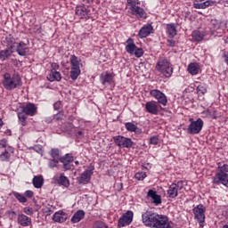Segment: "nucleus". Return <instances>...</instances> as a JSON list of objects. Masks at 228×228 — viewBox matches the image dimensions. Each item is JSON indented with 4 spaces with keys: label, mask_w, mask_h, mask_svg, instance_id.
I'll return each mask as SVG.
<instances>
[{
    "label": "nucleus",
    "mask_w": 228,
    "mask_h": 228,
    "mask_svg": "<svg viewBox=\"0 0 228 228\" xmlns=\"http://www.w3.org/2000/svg\"><path fill=\"white\" fill-rule=\"evenodd\" d=\"M46 78L51 83H53V81H61V73H60L59 71L51 70L50 74L47 75Z\"/></svg>",
    "instance_id": "nucleus-24"
},
{
    "label": "nucleus",
    "mask_w": 228,
    "mask_h": 228,
    "mask_svg": "<svg viewBox=\"0 0 228 228\" xmlns=\"http://www.w3.org/2000/svg\"><path fill=\"white\" fill-rule=\"evenodd\" d=\"M152 29H154V28L151 24L143 25L138 32L139 38H147V37L152 33Z\"/></svg>",
    "instance_id": "nucleus-14"
},
{
    "label": "nucleus",
    "mask_w": 228,
    "mask_h": 228,
    "mask_svg": "<svg viewBox=\"0 0 228 228\" xmlns=\"http://www.w3.org/2000/svg\"><path fill=\"white\" fill-rule=\"evenodd\" d=\"M94 228H109V227L102 221H96L94 224Z\"/></svg>",
    "instance_id": "nucleus-50"
},
{
    "label": "nucleus",
    "mask_w": 228,
    "mask_h": 228,
    "mask_svg": "<svg viewBox=\"0 0 228 228\" xmlns=\"http://www.w3.org/2000/svg\"><path fill=\"white\" fill-rule=\"evenodd\" d=\"M62 159L66 163H72V162H74V157L70 153H67L64 156H61L60 158V161H61Z\"/></svg>",
    "instance_id": "nucleus-41"
},
{
    "label": "nucleus",
    "mask_w": 228,
    "mask_h": 228,
    "mask_svg": "<svg viewBox=\"0 0 228 228\" xmlns=\"http://www.w3.org/2000/svg\"><path fill=\"white\" fill-rule=\"evenodd\" d=\"M130 13L131 15H134V17L137 18L138 20L147 19V12H145V9L140 7L139 5L131 9Z\"/></svg>",
    "instance_id": "nucleus-11"
},
{
    "label": "nucleus",
    "mask_w": 228,
    "mask_h": 228,
    "mask_svg": "<svg viewBox=\"0 0 228 228\" xmlns=\"http://www.w3.org/2000/svg\"><path fill=\"white\" fill-rule=\"evenodd\" d=\"M223 58H224V63H226V65H228V51L224 53Z\"/></svg>",
    "instance_id": "nucleus-59"
},
{
    "label": "nucleus",
    "mask_w": 228,
    "mask_h": 228,
    "mask_svg": "<svg viewBox=\"0 0 228 228\" xmlns=\"http://www.w3.org/2000/svg\"><path fill=\"white\" fill-rule=\"evenodd\" d=\"M80 74H81V69H79V68H71L70 77L71 79H73V81H76V79L79 77Z\"/></svg>",
    "instance_id": "nucleus-38"
},
{
    "label": "nucleus",
    "mask_w": 228,
    "mask_h": 228,
    "mask_svg": "<svg viewBox=\"0 0 228 228\" xmlns=\"http://www.w3.org/2000/svg\"><path fill=\"white\" fill-rule=\"evenodd\" d=\"M159 143V137L158 135H153L150 138L151 145H158Z\"/></svg>",
    "instance_id": "nucleus-49"
},
{
    "label": "nucleus",
    "mask_w": 228,
    "mask_h": 228,
    "mask_svg": "<svg viewBox=\"0 0 228 228\" xmlns=\"http://www.w3.org/2000/svg\"><path fill=\"white\" fill-rule=\"evenodd\" d=\"M6 145H8V140L2 139L0 141V149H5Z\"/></svg>",
    "instance_id": "nucleus-56"
},
{
    "label": "nucleus",
    "mask_w": 228,
    "mask_h": 228,
    "mask_svg": "<svg viewBox=\"0 0 228 228\" xmlns=\"http://www.w3.org/2000/svg\"><path fill=\"white\" fill-rule=\"evenodd\" d=\"M133 216L134 214L133 211L128 210L118 219V227H126V225H131L133 223Z\"/></svg>",
    "instance_id": "nucleus-7"
},
{
    "label": "nucleus",
    "mask_w": 228,
    "mask_h": 228,
    "mask_svg": "<svg viewBox=\"0 0 228 228\" xmlns=\"http://www.w3.org/2000/svg\"><path fill=\"white\" fill-rule=\"evenodd\" d=\"M58 183L59 184H61V186H65L66 188H69V186H70V182L69 181V178L65 176L64 174H61Z\"/></svg>",
    "instance_id": "nucleus-36"
},
{
    "label": "nucleus",
    "mask_w": 228,
    "mask_h": 228,
    "mask_svg": "<svg viewBox=\"0 0 228 228\" xmlns=\"http://www.w3.org/2000/svg\"><path fill=\"white\" fill-rule=\"evenodd\" d=\"M156 70L160 72L166 77H172V74H174V68L168 59L167 58H160L156 65Z\"/></svg>",
    "instance_id": "nucleus-3"
},
{
    "label": "nucleus",
    "mask_w": 228,
    "mask_h": 228,
    "mask_svg": "<svg viewBox=\"0 0 228 228\" xmlns=\"http://www.w3.org/2000/svg\"><path fill=\"white\" fill-rule=\"evenodd\" d=\"M175 187H176V190H178V191L183 190V188H184V182H183V181H178V182L175 183Z\"/></svg>",
    "instance_id": "nucleus-54"
},
{
    "label": "nucleus",
    "mask_w": 228,
    "mask_h": 228,
    "mask_svg": "<svg viewBox=\"0 0 228 228\" xmlns=\"http://www.w3.org/2000/svg\"><path fill=\"white\" fill-rule=\"evenodd\" d=\"M3 85L5 90H15V88H20L22 86V78L19 74H13L12 76L10 73H4Z\"/></svg>",
    "instance_id": "nucleus-2"
},
{
    "label": "nucleus",
    "mask_w": 228,
    "mask_h": 228,
    "mask_svg": "<svg viewBox=\"0 0 228 228\" xmlns=\"http://www.w3.org/2000/svg\"><path fill=\"white\" fill-rule=\"evenodd\" d=\"M101 81L102 85H111L113 82V76L110 73L102 74Z\"/></svg>",
    "instance_id": "nucleus-32"
},
{
    "label": "nucleus",
    "mask_w": 228,
    "mask_h": 228,
    "mask_svg": "<svg viewBox=\"0 0 228 228\" xmlns=\"http://www.w3.org/2000/svg\"><path fill=\"white\" fill-rule=\"evenodd\" d=\"M203 115H207V117H211V110H204Z\"/></svg>",
    "instance_id": "nucleus-61"
},
{
    "label": "nucleus",
    "mask_w": 228,
    "mask_h": 228,
    "mask_svg": "<svg viewBox=\"0 0 228 228\" xmlns=\"http://www.w3.org/2000/svg\"><path fill=\"white\" fill-rule=\"evenodd\" d=\"M143 49L142 48H139L138 46L136 47V49L134 52V54L135 56V58H142V56H143Z\"/></svg>",
    "instance_id": "nucleus-48"
},
{
    "label": "nucleus",
    "mask_w": 228,
    "mask_h": 228,
    "mask_svg": "<svg viewBox=\"0 0 228 228\" xmlns=\"http://www.w3.org/2000/svg\"><path fill=\"white\" fill-rule=\"evenodd\" d=\"M92 175H94V167L91 169L85 170L77 178L78 184H88L92 180Z\"/></svg>",
    "instance_id": "nucleus-8"
},
{
    "label": "nucleus",
    "mask_w": 228,
    "mask_h": 228,
    "mask_svg": "<svg viewBox=\"0 0 228 228\" xmlns=\"http://www.w3.org/2000/svg\"><path fill=\"white\" fill-rule=\"evenodd\" d=\"M191 124L187 128V132L189 134H199L202 131V127H204V121L202 118H198L196 121H193V118H190Z\"/></svg>",
    "instance_id": "nucleus-6"
},
{
    "label": "nucleus",
    "mask_w": 228,
    "mask_h": 228,
    "mask_svg": "<svg viewBox=\"0 0 228 228\" xmlns=\"http://www.w3.org/2000/svg\"><path fill=\"white\" fill-rule=\"evenodd\" d=\"M53 222H58L59 224H63L67 220V214L63 210L55 212L53 216Z\"/></svg>",
    "instance_id": "nucleus-21"
},
{
    "label": "nucleus",
    "mask_w": 228,
    "mask_h": 228,
    "mask_svg": "<svg viewBox=\"0 0 228 228\" xmlns=\"http://www.w3.org/2000/svg\"><path fill=\"white\" fill-rule=\"evenodd\" d=\"M114 143L120 149H131L134 145V142L131 138H127L122 135H117L113 137Z\"/></svg>",
    "instance_id": "nucleus-5"
},
{
    "label": "nucleus",
    "mask_w": 228,
    "mask_h": 228,
    "mask_svg": "<svg viewBox=\"0 0 228 228\" xmlns=\"http://www.w3.org/2000/svg\"><path fill=\"white\" fill-rule=\"evenodd\" d=\"M142 224L151 228H172L168 216L147 210L142 214Z\"/></svg>",
    "instance_id": "nucleus-1"
},
{
    "label": "nucleus",
    "mask_w": 228,
    "mask_h": 228,
    "mask_svg": "<svg viewBox=\"0 0 228 228\" xmlns=\"http://www.w3.org/2000/svg\"><path fill=\"white\" fill-rule=\"evenodd\" d=\"M212 184L213 188H216V186H220V184L228 188V174L214 175Z\"/></svg>",
    "instance_id": "nucleus-10"
},
{
    "label": "nucleus",
    "mask_w": 228,
    "mask_h": 228,
    "mask_svg": "<svg viewBox=\"0 0 228 228\" xmlns=\"http://www.w3.org/2000/svg\"><path fill=\"white\" fill-rule=\"evenodd\" d=\"M200 69V66L197 62H191L188 65L187 70L189 74L191 76H197L199 74V70Z\"/></svg>",
    "instance_id": "nucleus-25"
},
{
    "label": "nucleus",
    "mask_w": 228,
    "mask_h": 228,
    "mask_svg": "<svg viewBox=\"0 0 228 228\" xmlns=\"http://www.w3.org/2000/svg\"><path fill=\"white\" fill-rule=\"evenodd\" d=\"M69 61H70L71 69H79V60H77V56L74 54L71 55Z\"/></svg>",
    "instance_id": "nucleus-40"
},
{
    "label": "nucleus",
    "mask_w": 228,
    "mask_h": 228,
    "mask_svg": "<svg viewBox=\"0 0 228 228\" xmlns=\"http://www.w3.org/2000/svg\"><path fill=\"white\" fill-rule=\"evenodd\" d=\"M89 13L90 10H88L85 5L77 6L76 8V15L80 17V19H88Z\"/></svg>",
    "instance_id": "nucleus-18"
},
{
    "label": "nucleus",
    "mask_w": 228,
    "mask_h": 228,
    "mask_svg": "<svg viewBox=\"0 0 228 228\" xmlns=\"http://www.w3.org/2000/svg\"><path fill=\"white\" fill-rule=\"evenodd\" d=\"M145 110L151 115H158L159 113V109L158 108V103L156 102H147L145 103Z\"/></svg>",
    "instance_id": "nucleus-15"
},
{
    "label": "nucleus",
    "mask_w": 228,
    "mask_h": 228,
    "mask_svg": "<svg viewBox=\"0 0 228 228\" xmlns=\"http://www.w3.org/2000/svg\"><path fill=\"white\" fill-rule=\"evenodd\" d=\"M0 159L1 161H10V152L5 150L0 154Z\"/></svg>",
    "instance_id": "nucleus-46"
},
{
    "label": "nucleus",
    "mask_w": 228,
    "mask_h": 228,
    "mask_svg": "<svg viewBox=\"0 0 228 228\" xmlns=\"http://www.w3.org/2000/svg\"><path fill=\"white\" fill-rule=\"evenodd\" d=\"M13 54V50H10V48H6L5 50L0 51V61H5V60H8L10 56Z\"/></svg>",
    "instance_id": "nucleus-30"
},
{
    "label": "nucleus",
    "mask_w": 228,
    "mask_h": 228,
    "mask_svg": "<svg viewBox=\"0 0 228 228\" xmlns=\"http://www.w3.org/2000/svg\"><path fill=\"white\" fill-rule=\"evenodd\" d=\"M195 220H198L200 226L203 227L206 222V207L202 204H199L192 209Z\"/></svg>",
    "instance_id": "nucleus-4"
},
{
    "label": "nucleus",
    "mask_w": 228,
    "mask_h": 228,
    "mask_svg": "<svg viewBox=\"0 0 228 228\" xmlns=\"http://www.w3.org/2000/svg\"><path fill=\"white\" fill-rule=\"evenodd\" d=\"M212 27L210 28V35L212 37H222V28H220V23L215 20L211 22Z\"/></svg>",
    "instance_id": "nucleus-16"
},
{
    "label": "nucleus",
    "mask_w": 228,
    "mask_h": 228,
    "mask_svg": "<svg viewBox=\"0 0 228 228\" xmlns=\"http://www.w3.org/2000/svg\"><path fill=\"white\" fill-rule=\"evenodd\" d=\"M49 154L51 158H53V159L60 160V158H61V151H60V149L58 148H52L51 151H49Z\"/></svg>",
    "instance_id": "nucleus-35"
},
{
    "label": "nucleus",
    "mask_w": 228,
    "mask_h": 228,
    "mask_svg": "<svg viewBox=\"0 0 228 228\" xmlns=\"http://www.w3.org/2000/svg\"><path fill=\"white\" fill-rule=\"evenodd\" d=\"M213 4H215V2L207 0L201 4H193V8H196V10H206L208 6H213Z\"/></svg>",
    "instance_id": "nucleus-27"
},
{
    "label": "nucleus",
    "mask_w": 228,
    "mask_h": 228,
    "mask_svg": "<svg viewBox=\"0 0 228 228\" xmlns=\"http://www.w3.org/2000/svg\"><path fill=\"white\" fill-rule=\"evenodd\" d=\"M43 213L46 216H51V215H53V209H51V208H49V207H45L43 208Z\"/></svg>",
    "instance_id": "nucleus-51"
},
{
    "label": "nucleus",
    "mask_w": 228,
    "mask_h": 228,
    "mask_svg": "<svg viewBox=\"0 0 228 228\" xmlns=\"http://www.w3.org/2000/svg\"><path fill=\"white\" fill-rule=\"evenodd\" d=\"M18 118L21 126H28V117L22 110L20 112H18Z\"/></svg>",
    "instance_id": "nucleus-37"
},
{
    "label": "nucleus",
    "mask_w": 228,
    "mask_h": 228,
    "mask_svg": "<svg viewBox=\"0 0 228 228\" xmlns=\"http://www.w3.org/2000/svg\"><path fill=\"white\" fill-rule=\"evenodd\" d=\"M197 94L198 95H204L208 94V89L206 88V86L200 85L197 86Z\"/></svg>",
    "instance_id": "nucleus-44"
},
{
    "label": "nucleus",
    "mask_w": 228,
    "mask_h": 228,
    "mask_svg": "<svg viewBox=\"0 0 228 228\" xmlns=\"http://www.w3.org/2000/svg\"><path fill=\"white\" fill-rule=\"evenodd\" d=\"M12 195H14L15 199L18 200V201H20L21 204L28 202L26 196L20 192L12 191Z\"/></svg>",
    "instance_id": "nucleus-39"
},
{
    "label": "nucleus",
    "mask_w": 228,
    "mask_h": 228,
    "mask_svg": "<svg viewBox=\"0 0 228 228\" xmlns=\"http://www.w3.org/2000/svg\"><path fill=\"white\" fill-rule=\"evenodd\" d=\"M4 43L5 44L7 49L13 51V49H15V45L17 44V39H15V37H13V36L12 34H9L5 37Z\"/></svg>",
    "instance_id": "nucleus-19"
},
{
    "label": "nucleus",
    "mask_w": 228,
    "mask_h": 228,
    "mask_svg": "<svg viewBox=\"0 0 228 228\" xmlns=\"http://www.w3.org/2000/svg\"><path fill=\"white\" fill-rule=\"evenodd\" d=\"M210 117L211 118H214L215 120H216L218 118V116L216 115V110H214L213 112H211Z\"/></svg>",
    "instance_id": "nucleus-60"
},
{
    "label": "nucleus",
    "mask_w": 228,
    "mask_h": 228,
    "mask_svg": "<svg viewBox=\"0 0 228 228\" xmlns=\"http://www.w3.org/2000/svg\"><path fill=\"white\" fill-rule=\"evenodd\" d=\"M191 37L195 42H202V40H204L205 35L204 32L200 30H194L191 34Z\"/></svg>",
    "instance_id": "nucleus-34"
},
{
    "label": "nucleus",
    "mask_w": 228,
    "mask_h": 228,
    "mask_svg": "<svg viewBox=\"0 0 228 228\" xmlns=\"http://www.w3.org/2000/svg\"><path fill=\"white\" fill-rule=\"evenodd\" d=\"M167 35L170 38H174L177 35V28H175V23H170L167 25Z\"/></svg>",
    "instance_id": "nucleus-33"
},
{
    "label": "nucleus",
    "mask_w": 228,
    "mask_h": 228,
    "mask_svg": "<svg viewBox=\"0 0 228 228\" xmlns=\"http://www.w3.org/2000/svg\"><path fill=\"white\" fill-rule=\"evenodd\" d=\"M168 43L171 47H174L175 45V41H174V40H168Z\"/></svg>",
    "instance_id": "nucleus-63"
},
{
    "label": "nucleus",
    "mask_w": 228,
    "mask_h": 228,
    "mask_svg": "<svg viewBox=\"0 0 228 228\" xmlns=\"http://www.w3.org/2000/svg\"><path fill=\"white\" fill-rule=\"evenodd\" d=\"M125 127L126 131L129 133H134L135 134H142V129L138 127L133 122H127L125 124Z\"/></svg>",
    "instance_id": "nucleus-23"
},
{
    "label": "nucleus",
    "mask_w": 228,
    "mask_h": 228,
    "mask_svg": "<svg viewBox=\"0 0 228 228\" xmlns=\"http://www.w3.org/2000/svg\"><path fill=\"white\" fill-rule=\"evenodd\" d=\"M53 120L55 122H60V120H63V112H59L58 114L54 115Z\"/></svg>",
    "instance_id": "nucleus-53"
},
{
    "label": "nucleus",
    "mask_w": 228,
    "mask_h": 228,
    "mask_svg": "<svg viewBox=\"0 0 228 228\" xmlns=\"http://www.w3.org/2000/svg\"><path fill=\"white\" fill-rule=\"evenodd\" d=\"M17 222L21 227H29L32 224L31 218L24 214H20L18 216Z\"/></svg>",
    "instance_id": "nucleus-17"
},
{
    "label": "nucleus",
    "mask_w": 228,
    "mask_h": 228,
    "mask_svg": "<svg viewBox=\"0 0 228 228\" xmlns=\"http://www.w3.org/2000/svg\"><path fill=\"white\" fill-rule=\"evenodd\" d=\"M83 218H85V211L83 210H77L73 216L71 217V222L73 224H77L79 222H81V220H83Z\"/></svg>",
    "instance_id": "nucleus-28"
},
{
    "label": "nucleus",
    "mask_w": 228,
    "mask_h": 228,
    "mask_svg": "<svg viewBox=\"0 0 228 228\" xmlns=\"http://www.w3.org/2000/svg\"><path fill=\"white\" fill-rule=\"evenodd\" d=\"M51 68H52L51 70L56 71L58 70V69H60V65H58V63L53 62L51 64Z\"/></svg>",
    "instance_id": "nucleus-58"
},
{
    "label": "nucleus",
    "mask_w": 228,
    "mask_h": 228,
    "mask_svg": "<svg viewBox=\"0 0 228 228\" xmlns=\"http://www.w3.org/2000/svg\"><path fill=\"white\" fill-rule=\"evenodd\" d=\"M58 163H60V159H51L48 162V167L49 168H56V167H58Z\"/></svg>",
    "instance_id": "nucleus-45"
},
{
    "label": "nucleus",
    "mask_w": 228,
    "mask_h": 228,
    "mask_svg": "<svg viewBox=\"0 0 228 228\" xmlns=\"http://www.w3.org/2000/svg\"><path fill=\"white\" fill-rule=\"evenodd\" d=\"M60 163H62V168L65 171L67 170H74V165L70 164L71 162H65V160H60Z\"/></svg>",
    "instance_id": "nucleus-43"
},
{
    "label": "nucleus",
    "mask_w": 228,
    "mask_h": 228,
    "mask_svg": "<svg viewBox=\"0 0 228 228\" xmlns=\"http://www.w3.org/2000/svg\"><path fill=\"white\" fill-rule=\"evenodd\" d=\"M16 53L19 54V56L26 57L28 54H29V46H28V44L20 41L16 45Z\"/></svg>",
    "instance_id": "nucleus-12"
},
{
    "label": "nucleus",
    "mask_w": 228,
    "mask_h": 228,
    "mask_svg": "<svg viewBox=\"0 0 228 228\" xmlns=\"http://www.w3.org/2000/svg\"><path fill=\"white\" fill-rule=\"evenodd\" d=\"M147 197H151L153 200V204L155 206H159L161 204V195L158 194V192L154 190H149L147 193Z\"/></svg>",
    "instance_id": "nucleus-20"
},
{
    "label": "nucleus",
    "mask_w": 228,
    "mask_h": 228,
    "mask_svg": "<svg viewBox=\"0 0 228 228\" xmlns=\"http://www.w3.org/2000/svg\"><path fill=\"white\" fill-rule=\"evenodd\" d=\"M226 174H228V165L227 164L222 165V163H219L216 170L215 175H224Z\"/></svg>",
    "instance_id": "nucleus-29"
},
{
    "label": "nucleus",
    "mask_w": 228,
    "mask_h": 228,
    "mask_svg": "<svg viewBox=\"0 0 228 228\" xmlns=\"http://www.w3.org/2000/svg\"><path fill=\"white\" fill-rule=\"evenodd\" d=\"M138 46H136V45L134 44V40L132 37H129L126 40V45L125 47L126 53H128V54H134V51H136V48Z\"/></svg>",
    "instance_id": "nucleus-22"
},
{
    "label": "nucleus",
    "mask_w": 228,
    "mask_h": 228,
    "mask_svg": "<svg viewBox=\"0 0 228 228\" xmlns=\"http://www.w3.org/2000/svg\"><path fill=\"white\" fill-rule=\"evenodd\" d=\"M21 111L28 117H35L37 115V106L35 103L28 102L21 107Z\"/></svg>",
    "instance_id": "nucleus-13"
},
{
    "label": "nucleus",
    "mask_w": 228,
    "mask_h": 228,
    "mask_svg": "<svg viewBox=\"0 0 228 228\" xmlns=\"http://www.w3.org/2000/svg\"><path fill=\"white\" fill-rule=\"evenodd\" d=\"M179 195V191L175 187V183H173L167 190V196L169 199H175Z\"/></svg>",
    "instance_id": "nucleus-26"
},
{
    "label": "nucleus",
    "mask_w": 228,
    "mask_h": 228,
    "mask_svg": "<svg viewBox=\"0 0 228 228\" xmlns=\"http://www.w3.org/2000/svg\"><path fill=\"white\" fill-rule=\"evenodd\" d=\"M134 177L137 181H143V179L147 177V174L145 172H138L135 174Z\"/></svg>",
    "instance_id": "nucleus-47"
},
{
    "label": "nucleus",
    "mask_w": 228,
    "mask_h": 228,
    "mask_svg": "<svg viewBox=\"0 0 228 228\" xmlns=\"http://www.w3.org/2000/svg\"><path fill=\"white\" fill-rule=\"evenodd\" d=\"M32 184L35 188H42V186H44V176L42 175H37V176H34L33 180H32Z\"/></svg>",
    "instance_id": "nucleus-31"
},
{
    "label": "nucleus",
    "mask_w": 228,
    "mask_h": 228,
    "mask_svg": "<svg viewBox=\"0 0 228 228\" xmlns=\"http://www.w3.org/2000/svg\"><path fill=\"white\" fill-rule=\"evenodd\" d=\"M45 122L46 124H51V122H53V118H51V117L45 118Z\"/></svg>",
    "instance_id": "nucleus-62"
},
{
    "label": "nucleus",
    "mask_w": 228,
    "mask_h": 228,
    "mask_svg": "<svg viewBox=\"0 0 228 228\" xmlns=\"http://www.w3.org/2000/svg\"><path fill=\"white\" fill-rule=\"evenodd\" d=\"M61 108V102L58 101L55 103H53V110H55L56 111H58V110H60Z\"/></svg>",
    "instance_id": "nucleus-57"
},
{
    "label": "nucleus",
    "mask_w": 228,
    "mask_h": 228,
    "mask_svg": "<svg viewBox=\"0 0 228 228\" xmlns=\"http://www.w3.org/2000/svg\"><path fill=\"white\" fill-rule=\"evenodd\" d=\"M127 5L129 6V10H133L136 8L138 4H141L140 0H126Z\"/></svg>",
    "instance_id": "nucleus-42"
},
{
    "label": "nucleus",
    "mask_w": 228,
    "mask_h": 228,
    "mask_svg": "<svg viewBox=\"0 0 228 228\" xmlns=\"http://www.w3.org/2000/svg\"><path fill=\"white\" fill-rule=\"evenodd\" d=\"M25 197H28V199H33V197H35V192H33V191H25Z\"/></svg>",
    "instance_id": "nucleus-55"
},
{
    "label": "nucleus",
    "mask_w": 228,
    "mask_h": 228,
    "mask_svg": "<svg viewBox=\"0 0 228 228\" xmlns=\"http://www.w3.org/2000/svg\"><path fill=\"white\" fill-rule=\"evenodd\" d=\"M23 212L25 213V215H28L29 216H31V215H33V213H34V210H33V208L25 207L23 208Z\"/></svg>",
    "instance_id": "nucleus-52"
},
{
    "label": "nucleus",
    "mask_w": 228,
    "mask_h": 228,
    "mask_svg": "<svg viewBox=\"0 0 228 228\" xmlns=\"http://www.w3.org/2000/svg\"><path fill=\"white\" fill-rule=\"evenodd\" d=\"M150 95L157 99L159 104H162V106H167V102H168V100L167 99V95H165L163 92L158 89H152L150 91Z\"/></svg>",
    "instance_id": "nucleus-9"
},
{
    "label": "nucleus",
    "mask_w": 228,
    "mask_h": 228,
    "mask_svg": "<svg viewBox=\"0 0 228 228\" xmlns=\"http://www.w3.org/2000/svg\"><path fill=\"white\" fill-rule=\"evenodd\" d=\"M223 228H228V225H227V224H224V225L223 226Z\"/></svg>",
    "instance_id": "nucleus-64"
}]
</instances>
